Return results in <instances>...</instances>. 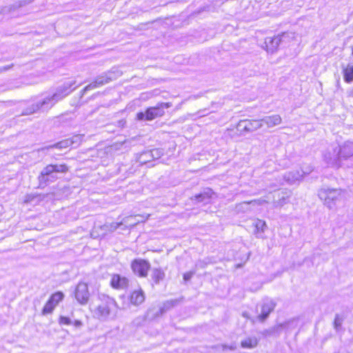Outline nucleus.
Segmentation results:
<instances>
[{
  "label": "nucleus",
  "mask_w": 353,
  "mask_h": 353,
  "mask_svg": "<svg viewBox=\"0 0 353 353\" xmlns=\"http://www.w3.org/2000/svg\"><path fill=\"white\" fill-rule=\"evenodd\" d=\"M74 81H68L57 88V91L51 96L46 97L42 101L32 104L31 107L27 108L23 114H30L38 110H46L52 108L57 102L68 96L77 87L72 88Z\"/></svg>",
  "instance_id": "1"
},
{
  "label": "nucleus",
  "mask_w": 353,
  "mask_h": 353,
  "mask_svg": "<svg viewBox=\"0 0 353 353\" xmlns=\"http://www.w3.org/2000/svg\"><path fill=\"white\" fill-rule=\"evenodd\" d=\"M101 303L93 311L94 316L101 321L107 320L112 314L114 315L117 304L112 298L102 295L100 297Z\"/></svg>",
  "instance_id": "2"
},
{
  "label": "nucleus",
  "mask_w": 353,
  "mask_h": 353,
  "mask_svg": "<svg viewBox=\"0 0 353 353\" xmlns=\"http://www.w3.org/2000/svg\"><path fill=\"white\" fill-rule=\"evenodd\" d=\"M353 156V143L346 142L339 149L334 150L333 155L330 154L325 155V159L327 164L335 168L341 166V159H347Z\"/></svg>",
  "instance_id": "3"
},
{
  "label": "nucleus",
  "mask_w": 353,
  "mask_h": 353,
  "mask_svg": "<svg viewBox=\"0 0 353 353\" xmlns=\"http://www.w3.org/2000/svg\"><path fill=\"white\" fill-rule=\"evenodd\" d=\"M318 195L330 209L336 208L345 198V192L341 189L336 188H322L319 191Z\"/></svg>",
  "instance_id": "4"
},
{
  "label": "nucleus",
  "mask_w": 353,
  "mask_h": 353,
  "mask_svg": "<svg viewBox=\"0 0 353 353\" xmlns=\"http://www.w3.org/2000/svg\"><path fill=\"white\" fill-rule=\"evenodd\" d=\"M67 171L68 167L65 164L48 165L42 170L38 177L39 187H44L54 181L58 178L59 173H64Z\"/></svg>",
  "instance_id": "5"
},
{
  "label": "nucleus",
  "mask_w": 353,
  "mask_h": 353,
  "mask_svg": "<svg viewBox=\"0 0 353 353\" xmlns=\"http://www.w3.org/2000/svg\"><path fill=\"white\" fill-rule=\"evenodd\" d=\"M172 106L171 103H160L156 106L148 108L145 112H140L137 114V119L139 121H152L164 114L165 109Z\"/></svg>",
  "instance_id": "6"
},
{
  "label": "nucleus",
  "mask_w": 353,
  "mask_h": 353,
  "mask_svg": "<svg viewBox=\"0 0 353 353\" xmlns=\"http://www.w3.org/2000/svg\"><path fill=\"white\" fill-rule=\"evenodd\" d=\"M121 73L118 70H110L107 72H104L101 75L98 76L95 81L90 83L89 85L85 86L83 90V92L85 93L87 91L95 89L100 86H102L110 81H112L119 77H120Z\"/></svg>",
  "instance_id": "7"
},
{
  "label": "nucleus",
  "mask_w": 353,
  "mask_h": 353,
  "mask_svg": "<svg viewBox=\"0 0 353 353\" xmlns=\"http://www.w3.org/2000/svg\"><path fill=\"white\" fill-rule=\"evenodd\" d=\"M150 267V262L143 259H135L131 262L132 272L139 277H146Z\"/></svg>",
  "instance_id": "8"
},
{
  "label": "nucleus",
  "mask_w": 353,
  "mask_h": 353,
  "mask_svg": "<svg viewBox=\"0 0 353 353\" xmlns=\"http://www.w3.org/2000/svg\"><path fill=\"white\" fill-rule=\"evenodd\" d=\"M74 296L79 303L85 305L90 298L88 284L83 282H79L75 288Z\"/></svg>",
  "instance_id": "9"
},
{
  "label": "nucleus",
  "mask_w": 353,
  "mask_h": 353,
  "mask_svg": "<svg viewBox=\"0 0 353 353\" xmlns=\"http://www.w3.org/2000/svg\"><path fill=\"white\" fill-rule=\"evenodd\" d=\"M262 121L259 120H241L237 124V130L241 132H250L261 128Z\"/></svg>",
  "instance_id": "10"
},
{
  "label": "nucleus",
  "mask_w": 353,
  "mask_h": 353,
  "mask_svg": "<svg viewBox=\"0 0 353 353\" xmlns=\"http://www.w3.org/2000/svg\"><path fill=\"white\" fill-rule=\"evenodd\" d=\"M260 307V313L258 316V319L261 322H263L268 319L270 314L274 310L276 307V303L270 299H264Z\"/></svg>",
  "instance_id": "11"
},
{
  "label": "nucleus",
  "mask_w": 353,
  "mask_h": 353,
  "mask_svg": "<svg viewBox=\"0 0 353 353\" xmlns=\"http://www.w3.org/2000/svg\"><path fill=\"white\" fill-rule=\"evenodd\" d=\"M129 283L128 279L125 276H123L118 274L112 276L110 285L117 290H123L128 288Z\"/></svg>",
  "instance_id": "12"
},
{
  "label": "nucleus",
  "mask_w": 353,
  "mask_h": 353,
  "mask_svg": "<svg viewBox=\"0 0 353 353\" xmlns=\"http://www.w3.org/2000/svg\"><path fill=\"white\" fill-rule=\"evenodd\" d=\"M265 46L268 52H274L281 46V40L279 34L274 37H268L265 39Z\"/></svg>",
  "instance_id": "13"
},
{
  "label": "nucleus",
  "mask_w": 353,
  "mask_h": 353,
  "mask_svg": "<svg viewBox=\"0 0 353 353\" xmlns=\"http://www.w3.org/2000/svg\"><path fill=\"white\" fill-rule=\"evenodd\" d=\"M214 192L211 189H207L204 190L203 192L196 194L194 196V200L197 203H203L204 204H208L210 202L212 195Z\"/></svg>",
  "instance_id": "14"
},
{
  "label": "nucleus",
  "mask_w": 353,
  "mask_h": 353,
  "mask_svg": "<svg viewBox=\"0 0 353 353\" xmlns=\"http://www.w3.org/2000/svg\"><path fill=\"white\" fill-rule=\"evenodd\" d=\"M262 124H265L268 128H272L281 123V117L279 114H274L263 117L261 119Z\"/></svg>",
  "instance_id": "15"
},
{
  "label": "nucleus",
  "mask_w": 353,
  "mask_h": 353,
  "mask_svg": "<svg viewBox=\"0 0 353 353\" xmlns=\"http://www.w3.org/2000/svg\"><path fill=\"white\" fill-rule=\"evenodd\" d=\"M145 300V295L143 290H135L130 296V302L135 305H139Z\"/></svg>",
  "instance_id": "16"
},
{
  "label": "nucleus",
  "mask_w": 353,
  "mask_h": 353,
  "mask_svg": "<svg viewBox=\"0 0 353 353\" xmlns=\"http://www.w3.org/2000/svg\"><path fill=\"white\" fill-rule=\"evenodd\" d=\"M279 39L281 40V46L285 47L294 39V33L293 32H283L279 34Z\"/></svg>",
  "instance_id": "17"
},
{
  "label": "nucleus",
  "mask_w": 353,
  "mask_h": 353,
  "mask_svg": "<svg viewBox=\"0 0 353 353\" xmlns=\"http://www.w3.org/2000/svg\"><path fill=\"white\" fill-rule=\"evenodd\" d=\"M258 339L255 336L248 337L243 340L241 343V345L243 348L252 349L258 345Z\"/></svg>",
  "instance_id": "18"
},
{
  "label": "nucleus",
  "mask_w": 353,
  "mask_h": 353,
  "mask_svg": "<svg viewBox=\"0 0 353 353\" xmlns=\"http://www.w3.org/2000/svg\"><path fill=\"white\" fill-rule=\"evenodd\" d=\"M151 276L154 283L158 284L161 281L163 280L165 273L161 269L154 268Z\"/></svg>",
  "instance_id": "19"
},
{
  "label": "nucleus",
  "mask_w": 353,
  "mask_h": 353,
  "mask_svg": "<svg viewBox=\"0 0 353 353\" xmlns=\"http://www.w3.org/2000/svg\"><path fill=\"white\" fill-rule=\"evenodd\" d=\"M343 77L344 80L350 83L353 81V65L348 64L347 67L343 70Z\"/></svg>",
  "instance_id": "20"
},
{
  "label": "nucleus",
  "mask_w": 353,
  "mask_h": 353,
  "mask_svg": "<svg viewBox=\"0 0 353 353\" xmlns=\"http://www.w3.org/2000/svg\"><path fill=\"white\" fill-rule=\"evenodd\" d=\"M302 175L299 172H288L284 175V179L289 183H294L296 181H299Z\"/></svg>",
  "instance_id": "21"
},
{
  "label": "nucleus",
  "mask_w": 353,
  "mask_h": 353,
  "mask_svg": "<svg viewBox=\"0 0 353 353\" xmlns=\"http://www.w3.org/2000/svg\"><path fill=\"white\" fill-rule=\"evenodd\" d=\"M344 316L337 314L334 320V327L336 332H339L342 329V324L344 321Z\"/></svg>",
  "instance_id": "22"
},
{
  "label": "nucleus",
  "mask_w": 353,
  "mask_h": 353,
  "mask_svg": "<svg viewBox=\"0 0 353 353\" xmlns=\"http://www.w3.org/2000/svg\"><path fill=\"white\" fill-rule=\"evenodd\" d=\"M83 136L82 134H76L69 138L71 148L78 147L82 141Z\"/></svg>",
  "instance_id": "23"
},
{
  "label": "nucleus",
  "mask_w": 353,
  "mask_h": 353,
  "mask_svg": "<svg viewBox=\"0 0 353 353\" xmlns=\"http://www.w3.org/2000/svg\"><path fill=\"white\" fill-rule=\"evenodd\" d=\"M63 297L64 294L63 292H57L50 296L49 300L51 301L55 306H57L59 303L63 300Z\"/></svg>",
  "instance_id": "24"
},
{
  "label": "nucleus",
  "mask_w": 353,
  "mask_h": 353,
  "mask_svg": "<svg viewBox=\"0 0 353 353\" xmlns=\"http://www.w3.org/2000/svg\"><path fill=\"white\" fill-rule=\"evenodd\" d=\"M68 147H71L70 141L68 139L62 140L52 145H50V148H55L58 149H64L67 148Z\"/></svg>",
  "instance_id": "25"
},
{
  "label": "nucleus",
  "mask_w": 353,
  "mask_h": 353,
  "mask_svg": "<svg viewBox=\"0 0 353 353\" xmlns=\"http://www.w3.org/2000/svg\"><path fill=\"white\" fill-rule=\"evenodd\" d=\"M55 307V305H54L53 303L48 299L42 310V314L43 315H46L48 314L52 313Z\"/></svg>",
  "instance_id": "26"
},
{
  "label": "nucleus",
  "mask_w": 353,
  "mask_h": 353,
  "mask_svg": "<svg viewBox=\"0 0 353 353\" xmlns=\"http://www.w3.org/2000/svg\"><path fill=\"white\" fill-rule=\"evenodd\" d=\"M177 303L176 300H171L164 303L163 306L160 309L161 314L172 307Z\"/></svg>",
  "instance_id": "27"
},
{
  "label": "nucleus",
  "mask_w": 353,
  "mask_h": 353,
  "mask_svg": "<svg viewBox=\"0 0 353 353\" xmlns=\"http://www.w3.org/2000/svg\"><path fill=\"white\" fill-rule=\"evenodd\" d=\"M255 227L258 231L263 232L267 225L264 221L257 220L255 223Z\"/></svg>",
  "instance_id": "28"
},
{
  "label": "nucleus",
  "mask_w": 353,
  "mask_h": 353,
  "mask_svg": "<svg viewBox=\"0 0 353 353\" xmlns=\"http://www.w3.org/2000/svg\"><path fill=\"white\" fill-rule=\"evenodd\" d=\"M144 155H150L152 159H157L160 157V152L158 149H154L150 151H148L145 152Z\"/></svg>",
  "instance_id": "29"
},
{
  "label": "nucleus",
  "mask_w": 353,
  "mask_h": 353,
  "mask_svg": "<svg viewBox=\"0 0 353 353\" xmlns=\"http://www.w3.org/2000/svg\"><path fill=\"white\" fill-rule=\"evenodd\" d=\"M59 323L61 325H71L72 323L71 319L69 317L61 316L59 317Z\"/></svg>",
  "instance_id": "30"
},
{
  "label": "nucleus",
  "mask_w": 353,
  "mask_h": 353,
  "mask_svg": "<svg viewBox=\"0 0 353 353\" xmlns=\"http://www.w3.org/2000/svg\"><path fill=\"white\" fill-rule=\"evenodd\" d=\"M194 274V272L190 271V272H185L183 274L184 281H190Z\"/></svg>",
  "instance_id": "31"
},
{
  "label": "nucleus",
  "mask_w": 353,
  "mask_h": 353,
  "mask_svg": "<svg viewBox=\"0 0 353 353\" xmlns=\"http://www.w3.org/2000/svg\"><path fill=\"white\" fill-rule=\"evenodd\" d=\"M123 225V223H112L110 225V231H115L120 225Z\"/></svg>",
  "instance_id": "32"
},
{
  "label": "nucleus",
  "mask_w": 353,
  "mask_h": 353,
  "mask_svg": "<svg viewBox=\"0 0 353 353\" xmlns=\"http://www.w3.org/2000/svg\"><path fill=\"white\" fill-rule=\"evenodd\" d=\"M285 203V197L283 196L281 199H279V201H275V206L282 205Z\"/></svg>",
  "instance_id": "33"
},
{
  "label": "nucleus",
  "mask_w": 353,
  "mask_h": 353,
  "mask_svg": "<svg viewBox=\"0 0 353 353\" xmlns=\"http://www.w3.org/2000/svg\"><path fill=\"white\" fill-rule=\"evenodd\" d=\"M72 324H73L76 327H80L83 325L82 322L79 320H75Z\"/></svg>",
  "instance_id": "34"
},
{
  "label": "nucleus",
  "mask_w": 353,
  "mask_h": 353,
  "mask_svg": "<svg viewBox=\"0 0 353 353\" xmlns=\"http://www.w3.org/2000/svg\"><path fill=\"white\" fill-rule=\"evenodd\" d=\"M283 328V324H279L273 328L274 332H279Z\"/></svg>",
  "instance_id": "35"
},
{
  "label": "nucleus",
  "mask_w": 353,
  "mask_h": 353,
  "mask_svg": "<svg viewBox=\"0 0 353 353\" xmlns=\"http://www.w3.org/2000/svg\"><path fill=\"white\" fill-rule=\"evenodd\" d=\"M145 154V152H143L141 155V158H143V162H145L146 161H150L148 159L149 157H151L150 155H144Z\"/></svg>",
  "instance_id": "36"
},
{
  "label": "nucleus",
  "mask_w": 353,
  "mask_h": 353,
  "mask_svg": "<svg viewBox=\"0 0 353 353\" xmlns=\"http://www.w3.org/2000/svg\"><path fill=\"white\" fill-rule=\"evenodd\" d=\"M223 348L224 349H226V348H228L231 350H234L236 349V345H230V346H228L226 345H223Z\"/></svg>",
  "instance_id": "37"
},
{
  "label": "nucleus",
  "mask_w": 353,
  "mask_h": 353,
  "mask_svg": "<svg viewBox=\"0 0 353 353\" xmlns=\"http://www.w3.org/2000/svg\"><path fill=\"white\" fill-rule=\"evenodd\" d=\"M136 217H137V216H134V217H133V216L128 217V218L126 219V221H125V223H127L128 221H131L132 219H136Z\"/></svg>",
  "instance_id": "38"
},
{
  "label": "nucleus",
  "mask_w": 353,
  "mask_h": 353,
  "mask_svg": "<svg viewBox=\"0 0 353 353\" xmlns=\"http://www.w3.org/2000/svg\"><path fill=\"white\" fill-rule=\"evenodd\" d=\"M139 220H136V221H131L129 224L130 226H134L137 224V222H139Z\"/></svg>",
  "instance_id": "39"
},
{
  "label": "nucleus",
  "mask_w": 353,
  "mask_h": 353,
  "mask_svg": "<svg viewBox=\"0 0 353 353\" xmlns=\"http://www.w3.org/2000/svg\"><path fill=\"white\" fill-rule=\"evenodd\" d=\"M352 57H353V46L352 47Z\"/></svg>",
  "instance_id": "40"
}]
</instances>
